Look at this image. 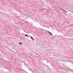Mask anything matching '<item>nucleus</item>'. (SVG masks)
<instances>
[{
    "mask_svg": "<svg viewBox=\"0 0 73 73\" xmlns=\"http://www.w3.org/2000/svg\"><path fill=\"white\" fill-rule=\"evenodd\" d=\"M60 9H61V10H63V11H64V12H67V11H66V10H64L63 9H62V8H60Z\"/></svg>",
    "mask_w": 73,
    "mask_h": 73,
    "instance_id": "f03ea898",
    "label": "nucleus"
},
{
    "mask_svg": "<svg viewBox=\"0 0 73 73\" xmlns=\"http://www.w3.org/2000/svg\"><path fill=\"white\" fill-rule=\"evenodd\" d=\"M32 39L33 40H35V39L34 38H33Z\"/></svg>",
    "mask_w": 73,
    "mask_h": 73,
    "instance_id": "39448f33",
    "label": "nucleus"
},
{
    "mask_svg": "<svg viewBox=\"0 0 73 73\" xmlns=\"http://www.w3.org/2000/svg\"><path fill=\"white\" fill-rule=\"evenodd\" d=\"M25 36H26V37H27V36H28V35H25Z\"/></svg>",
    "mask_w": 73,
    "mask_h": 73,
    "instance_id": "20e7f679",
    "label": "nucleus"
},
{
    "mask_svg": "<svg viewBox=\"0 0 73 73\" xmlns=\"http://www.w3.org/2000/svg\"><path fill=\"white\" fill-rule=\"evenodd\" d=\"M40 29L41 30H42V31H46L47 32H48V33H49V34H50V35H52V36H53V34H52V33H51V32H50L48 31H47V30H45L42 29Z\"/></svg>",
    "mask_w": 73,
    "mask_h": 73,
    "instance_id": "f257e3e1",
    "label": "nucleus"
},
{
    "mask_svg": "<svg viewBox=\"0 0 73 73\" xmlns=\"http://www.w3.org/2000/svg\"><path fill=\"white\" fill-rule=\"evenodd\" d=\"M31 38L32 39V38H33V37H31Z\"/></svg>",
    "mask_w": 73,
    "mask_h": 73,
    "instance_id": "423d86ee",
    "label": "nucleus"
},
{
    "mask_svg": "<svg viewBox=\"0 0 73 73\" xmlns=\"http://www.w3.org/2000/svg\"><path fill=\"white\" fill-rule=\"evenodd\" d=\"M19 45H21L23 44V43H19Z\"/></svg>",
    "mask_w": 73,
    "mask_h": 73,
    "instance_id": "7ed1b4c3",
    "label": "nucleus"
}]
</instances>
